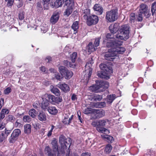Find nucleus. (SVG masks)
I'll return each instance as SVG.
<instances>
[{
	"instance_id": "nucleus-1",
	"label": "nucleus",
	"mask_w": 156,
	"mask_h": 156,
	"mask_svg": "<svg viewBox=\"0 0 156 156\" xmlns=\"http://www.w3.org/2000/svg\"><path fill=\"white\" fill-rule=\"evenodd\" d=\"M59 142L61 145V150L58 151L57 140L55 138L53 139L51 143L53 149L52 152L49 146H47L45 148V152L48 156H55L57 152H58V154L61 153L63 154L65 153V150L66 149L67 147H68L69 148L71 144V139L66 138L63 135H61L60 136Z\"/></svg>"
},
{
	"instance_id": "nucleus-2",
	"label": "nucleus",
	"mask_w": 156,
	"mask_h": 156,
	"mask_svg": "<svg viewBox=\"0 0 156 156\" xmlns=\"http://www.w3.org/2000/svg\"><path fill=\"white\" fill-rule=\"evenodd\" d=\"M123 41H121L115 40L110 41L106 43L107 47L111 48L108 50V52L104 55L105 59L108 60L113 61L117 57L119 54H123L125 51V49L121 47Z\"/></svg>"
},
{
	"instance_id": "nucleus-3",
	"label": "nucleus",
	"mask_w": 156,
	"mask_h": 156,
	"mask_svg": "<svg viewBox=\"0 0 156 156\" xmlns=\"http://www.w3.org/2000/svg\"><path fill=\"white\" fill-rule=\"evenodd\" d=\"M99 67L102 71L98 73V76L102 78L109 79V75L112 73L111 66L109 64L101 63Z\"/></svg>"
},
{
	"instance_id": "nucleus-4",
	"label": "nucleus",
	"mask_w": 156,
	"mask_h": 156,
	"mask_svg": "<svg viewBox=\"0 0 156 156\" xmlns=\"http://www.w3.org/2000/svg\"><path fill=\"white\" fill-rule=\"evenodd\" d=\"M129 27L128 25L122 26L119 29V31L115 35L116 37L121 40H126L129 38Z\"/></svg>"
},
{
	"instance_id": "nucleus-5",
	"label": "nucleus",
	"mask_w": 156,
	"mask_h": 156,
	"mask_svg": "<svg viewBox=\"0 0 156 156\" xmlns=\"http://www.w3.org/2000/svg\"><path fill=\"white\" fill-rule=\"evenodd\" d=\"M117 10L112 9L106 12L105 19L107 22H112L116 20L118 17Z\"/></svg>"
},
{
	"instance_id": "nucleus-6",
	"label": "nucleus",
	"mask_w": 156,
	"mask_h": 156,
	"mask_svg": "<svg viewBox=\"0 0 156 156\" xmlns=\"http://www.w3.org/2000/svg\"><path fill=\"white\" fill-rule=\"evenodd\" d=\"M59 70L61 74L66 79L70 78L73 75V73L71 71L68 70L63 66H60Z\"/></svg>"
},
{
	"instance_id": "nucleus-7",
	"label": "nucleus",
	"mask_w": 156,
	"mask_h": 156,
	"mask_svg": "<svg viewBox=\"0 0 156 156\" xmlns=\"http://www.w3.org/2000/svg\"><path fill=\"white\" fill-rule=\"evenodd\" d=\"M21 132L20 129H14L9 139V142L11 143H14L17 139V137L21 134Z\"/></svg>"
},
{
	"instance_id": "nucleus-8",
	"label": "nucleus",
	"mask_w": 156,
	"mask_h": 156,
	"mask_svg": "<svg viewBox=\"0 0 156 156\" xmlns=\"http://www.w3.org/2000/svg\"><path fill=\"white\" fill-rule=\"evenodd\" d=\"M87 20V24L89 26L97 24L99 20L98 17L94 15L90 16Z\"/></svg>"
},
{
	"instance_id": "nucleus-9",
	"label": "nucleus",
	"mask_w": 156,
	"mask_h": 156,
	"mask_svg": "<svg viewBox=\"0 0 156 156\" xmlns=\"http://www.w3.org/2000/svg\"><path fill=\"white\" fill-rule=\"evenodd\" d=\"M48 98L49 101L53 105H55L56 103L58 104L62 100L61 97H55L54 96L51 94L48 95Z\"/></svg>"
},
{
	"instance_id": "nucleus-10",
	"label": "nucleus",
	"mask_w": 156,
	"mask_h": 156,
	"mask_svg": "<svg viewBox=\"0 0 156 156\" xmlns=\"http://www.w3.org/2000/svg\"><path fill=\"white\" fill-rule=\"evenodd\" d=\"M96 84L97 86L98 89L102 88L100 90H103L105 88H107L109 86V83L107 81L101 80L100 81H96Z\"/></svg>"
},
{
	"instance_id": "nucleus-11",
	"label": "nucleus",
	"mask_w": 156,
	"mask_h": 156,
	"mask_svg": "<svg viewBox=\"0 0 156 156\" xmlns=\"http://www.w3.org/2000/svg\"><path fill=\"white\" fill-rule=\"evenodd\" d=\"M88 98L92 101H99L102 99V96L98 94H93L89 96Z\"/></svg>"
},
{
	"instance_id": "nucleus-12",
	"label": "nucleus",
	"mask_w": 156,
	"mask_h": 156,
	"mask_svg": "<svg viewBox=\"0 0 156 156\" xmlns=\"http://www.w3.org/2000/svg\"><path fill=\"white\" fill-rule=\"evenodd\" d=\"M119 25L118 23H116L114 24L111 25L109 27V29L112 33H116L119 30Z\"/></svg>"
},
{
	"instance_id": "nucleus-13",
	"label": "nucleus",
	"mask_w": 156,
	"mask_h": 156,
	"mask_svg": "<svg viewBox=\"0 0 156 156\" xmlns=\"http://www.w3.org/2000/svg\"><path fill=\"white\" fill-rule=\"evenodd\" d=\"M93 9L96 12L97 14L101 15L102 14L103 11V9L101 5L99 4H95L93 7Z\"/></svg>"
},
{
	"instance_id": "nucleus-14",
	"label": "nucleus",
	"mask_w": 156,
	"mask_h": 156,
	"mask_svg": "<svg viewBox=\"0 0 156 156\" xmlns=\"http://www.w3.org/2000/svg\"><path fill=\"white\" fill-rule=\"evenodd\" d=\"M95 118H98L102 117L105 115V111L102 109L96 110L94 112Z\"/></svg>"
},
{
	"instance_id": "nucleus-15",
	"label": "nucleus",
	"mask_w": 156,
	"mask_h": 156,
	"mask_svg": "<svg viewBox=\"0 0 156 156\" xmlns=\"http://www.w3.org/2000/svg\"><path fill=\"white\" fill-rule=\"evenodd\" d=\"M58 85L62 90L65 92H68L69 90V86L65 83H58Z\"/></svg>"
},
{
	"instance_id": "nucleus-16",
	"label": "nucleus",
	"mask_w": 156,
	"mask_h": 156,
	"mask_svg": "<svg viewBox=\"0 0 156 156\" xmlns=\"http://www.w3.org/2000/svg\"><path fill=\"white\" fill-rule=\"evenodd\" d=\"M79 28V22L77 21H76L73 23L71 26V28L73 30V32H71L72 34H76L78 32V29Z\"/></svg>"
},
{
	"instance_id": "nucleus-17",
	"label": "nucleus",
	"mask_w": 156,
	"mask_h": 156,
	"mask_svg": "<svg viewBox=\"0 0 156 156\" xmlns=\"http://www.w3.org/2000/svg\"><path fill=\"white\" fill-rule=\"evenodd\" d=\"M59 18V13L58 12L54 13L51 17L50 22L52 24H55L58 21Z\"/></svg>"
},
{
	"instance_id": "nucleus-18",
	"label": "nucleus",
	"mask_w": 156,
	"mask_h": 156,
	"mask_svg": "<svg viewBox=\"0 0 156 156\" xmlns=\"http://www.w3.org/2000/svg\"><path fill=\"white\" fill-rule=\"evenodd\" d=\"M50 87L51 91L52 93L58 96L60 95V92L58 88L52 85Z\"/></svg>"
},
{
	"instance_id": "nucleus-19",
	"label": "nucleus",
	"mask_w": 156,
	"mask_h": 156,
	"mask_svg": "<svg viewBox=\"0 0 156 156\" xmlns=\"http://www.w3.org/2000/svg\"><path fill=\"white\" fill-rule=\"evenodd\" d=\"M37 118L39 120L41 121H46L47 119L46 114L44 112H42L39 113L38 115Z\"/></svg>"
},
{
	"instance_id": "nucleus-20",
	"label": "nucleus",
	"mask_w": 156,
	"mask_h": 156,
	"mask_svg": "<svg viewBox=\"0 0 156 156\" xmlns=\"http://www.w3.org/2000/svg\"><path fill=\"white\" fill-rule=\"evenodd\" d=\"M42 100L41 107L43 109L45 110L47 108L49 104V102L48 100L45 98H42Z\"/></svg>"
},
{
	"instance_id": "nucleus-21",
	"label": "nucleus",
	"mask_w": 156,
	"mask_h": 156,
	"mask_svg": "<svg viewBox=\"0 0 156 156\" xmlns=\"http://www.w3.org/2000/svg\"><path fill=\"white\" fill-rule=\"evenodd\" d=\"M97 130L99 133H105L106 134L110 133V131L107 129L102 127H98L97 129Z\"/></svg>"
},
{
	"instance_id": "nucleus-22",
	"label": "nucleus",
	"mask_w": 156,
	"mask_h": 156,
	"mask_svg": "<svg viewBox=\"0 0 156 156\" xmlns=\"http://www.w3.org/2000/svg\"><path fill=\"white\" fill-rule=\"evenodd\" d=\"M140 12L143 13L147 11L148 9V6L145 4H142L140 5Z\"/></svg>"
},
{
	"instance_id": "nucleus-23",
	"label": "nucleus",
	"mask_w": 156,
	"mask_h": 156,
	"mask_svg": "<svg viewBox=\"0 0 156 156\" xmlns=\"http://www.w3.org/2000/svg\"><path fill=\"white\" fill-rule=\"evenodd\" d=\"M90 14V9H86L84 10L82 13V15L83 18L87 20L89 17Z\"/></svg>"
},
{
	"instance_id": "nucleus-24",
	"label": "nucleus",
	"mask_w": 156,
	"mask_h": 156,
	"mask_svg": "<svg viewBox=\"0 0 156 156\" xmlns=\"http://www.w3.org/2000/svg\"><path fill=\"white\" fill-rule=\"evenodd\" d=\"M48 111L49 113L52 115H55L58 112L57 110L55 107H49Z\"/></svg>"
},
{
	"instance_id": "nucleus-25",
	"label": "nucleus",
	"mask_w": 156,
	"mask_h": 156,
	"mask_svg": "<svg viewBox=\"0 0 156 156\" xmlns=\"http://www.w3.org/2000/svg\"><path fill=\"white\" fill-rule=\"evenodd\" d=\"M87 49L88 52V54H90L92 51H93L95 50V48L94 47L92 43L90 42L87 47Z\"/></svg>"
},
{
	"instance_id": "nucleus-26",
	"label": "nucleus",
	"mask_w": 156,
	"mask_h": 156,
	"mask_svg": "<svg viewBox=\"0 0 156 156\" xmlns=\"http://www.w3.org/2000/svg\"><path fill=\"white\" fill-rule=\"evenodd\" d=\"M24 132L25 133L29 134L31 131V126L30 124H27L24 126Z\"/></svg>"
},
{
	"instance_id": "nucleus-27",
	"label": "nucleus",
	"mask_w": 156,
	"mask_h": 156,
	"mask_svg": "<svg viewBox=\"0 0 156 156\" xmlns=\"http://www.w3.org/2000/svg\"><path fill=\"white\" fill-rule=\"evenodd\" d=\"M115 95H110L108 96L106 99L107 104H109L111 103L115 99Z\"/></svg>"
},
{
	"instance_id": "nucleus-28",
	"label": "nucleus",
	"mask_w": 156,
	"mask_h": 156,
	"mask_svg": "<svg viewBox=\"0 0 156 156\" xmlns=\"http://www.w3.org/2000/svg\"><path fill=\"white\" fill-rule=\"evenodd\" d=\"M65 5L67 7H73L74 2L73 0H63Z\"/></svg>"
},
{
	"instance_id": "nucleus-29",
	"label": "nucleus",
	"mask_w": 156,
	"mask_h": 156,
	"mask_svg": "<svg viewBox=\"0 0 156 156\" xmlns=\"http://www.w3.org/2000/svg\"><path fill=\"white\" fill-rule=\"evenodd\" d=\"M151 12L152 15L156 16V2L152 3L151 6Z\"/></svg>"
},
{
	"instance_id": "nucleus-30",
	"label": "nucleus",
	"mask_w": 156,
	"mask_h": 156,
	"mask_svg": "<svg viewBox=\"0 0 156 156\" xmlns=\"http://www.w3.org/2000/svg\"><path fill=\"white\" fill-rule=\"evenodd\" d=\"M64 3L63 0H56L55 2V8H58L61 6L62 4Z\"/></svg>"
},
{
	"instance_id": "nucleus-31",
	"label": "nucleus",
	"mask_w": 156,
	"mask_h": 156,
	"mask_svg": "<svg viewBox=\"0 0 156 156\" xmlns=\"http://www.w3.org/2000/svg\"><path fill=\"white\" fill-rule=\"evenodd\" d=\"M112 149V147L111 145L108 144L105 147V152L107 154L109 153Z\"/></svg>"
},
{
	"instance_id": "nucleus-32",
	"label": "nucleus",
	"mask_w": 156,
	"mask_h": 156,
	"mask_svg": "<svg viewBox=\"0 0 156 156\" xmlns=\"http://www.w3.org/2000/svg\"><path fill=\"white\" fill-rule=\"evenodd\" d=\"M99 126L103 127L105 126L106 123L108 122L107 119H103L98 121Z\"/></svg>"
},
{
	"instance_id": "nucleus-33",
	"label": "nucleus",
	"mask_w": 156,
	"mask_h": 156,
	"mask_svg": "<svg viewBox=\"0 0 156 156\" xmlns=\"http://www.w3.org/2000/svg\"><path fill=\"white\" fill-rule=\"evenodd\" d=\"M73 7H68L64 12V15L68 16L72 12Z\"/></svg>"
},
{
	"instance_id": "nucleus-34",
	"label": "nucleus",
	"mask_w": 156,
	"mask_h": 156,
	"mask_svg": "<svg viewBox=\"0 0 156 156\" xmlns=\"http://www.w3.org/2000/svg\"><path fill=\"white\" fill-rule=\"evenodd\" d=\"M7 120L12 122H14L15 120V117L12 115H9L7 118Z\"/></svg>"
},
{
	"instance_id": "nucleus-35",
	"label": "nucleus",
	"mask_w": 156,
	"mask_h": 156,
	"mask_svg": "<svg viewBox=\"0 0 156 156\" xmlns=\"http://www.w3.org/2000/svg\"><path fill=\"white\" fill-rule=\"evenodd\" d=\"M77 55V53L76 52H74L73 54L71 55L70 57L71 61L72 62L74 63L75 61V59L76 58Z\"/></svg>"
},
{
	"instance_id": "nucleus-36",
	"label": "nucleus",
	"mask_w": 156,
	"mask_h": 156,
	"mask_svg": "<svg viewBox=\"0 0 156 156\" xmlns=\"http://www.w3.org/2000/svg\"><path fill=\"white\" fill-rule=\"evenodd\" d=\"M89 90L92 91L98 92L99 90L98 87L96 84L95 85H93L89 87Z\"/></svg>"
},
{
	"instance_id": "nucleus-37",
	"label": "nucleus",
	"mask_w": 156,
	"mask_h": 156,
	"mask_svg": "<svg viewBox=\"0 0 156 156\" xmlns=\"http://www.w3.org/2000/svg\"><path fill=\"white\" fill-rule=\"evenodd\" d=\"M36 111L34 109H32L30 110L29 112V115L32 118H34L36 115Z\"/></svg>"
},
{
	"instance_id": "nucleus-38",
	"label": "nucleus",
	"mask_w": 156,
	"mask_h": 156,
	"mask_svg": "<svg viewBox=\"0 0 156 156\" xmlns=\"http://www.w3.org/2000/svg\"><path fill=\"white\" fill-rule=\"evenodd\" d=\"M54 76L56 79L59 80H60L63 77V75L61 74L60 75L58 73H55L54 74Z\"/></svg>"
},
{
	"instance_id": "nucleus-39",
	"label": "nucleus",
	"mask_w": 156,
	"mask_h": 156,
	"mask_svg": "<svg viewBox=\"0 0 156 156\" xmlns=\"http://www.w3.org/2000/svg\"><path fill=\"white\" fill-rule=\"evenodd\" d=\"M70 119L68 115H66L64 117V119L63 120V123L65 124H69L70 122Z\"/></svg>"
},
{
	"instance_id": "nucleus-40",
	"label": "nucleus",
	"mask_w": 156,
	"mask_h": 156,
	"mask_svg": "<svg viewBox=\"0 0 156 156\" xmlns=\"http://www.w3.org/2000/svg\"><path fill=\"white\" fill-rule=\"evenodd\" d=\"M50 0H43L44 2V8L45 9H48V5Z\"/></svg>"
},
{
	"instance_id": "nucleus-41",
	"label": "nucleus",
	"mask_w": 156,
	"mask_h": 156,
	"mask_svg": "<svg viewBox=\"0 0 156 156\" xmlns=\"http://www.w3.org/2000/svg\"><path fill=\"white\" fill-rule=\"evenodd\" d=\"M23 120L25 122H29L31 121V118L28 115H25L23 118Z\"/></svg>"
},
{
	"instance_id": "nucleus-42",
	"label": "nucleus",
	"mask_w": 156,
	"mask_h": 156,
	"mask_svg": "<svg viewBox=\"0 0 156 156\" xmlns=\"http://www.w3.org/2000/svg\"><path fill=\"white\" fill-rule=\"evenodd\" d=\"M135 19V14L134 13L131 14L130 16V21L131 23L134 22Z\"/></svg>"
},
{
	"instance_id": "nucleus-43",
	"label": "nucleus",
	"mask_w": 156,
	"mask_h": 156,
	"mask_svg": "<svg viewBox=\"0 0 156 156\" xmlns=\"http://www.w3.org/2000/svg\"><path fill=\"white\" fill-rule=\"evenodd\" d=\"M25 14V12L23 11L20 12L19 13V18L20 20H22L23 19L24 17V15Z\"/></svg>"
},
{
	"instance_id": "nucleus-44",
	"label": "nucleus",
	"mask_w": 156,
	"mask_h": 156,
	"mask_svg": "<svg viewBox=\"0 0 156 156\" xmlns=\"http://www.w3.org/2000/svg\"><path fill=\"white\" fill-rule=\"evenodd\" d=\"M100 38H96L94 41V44L95 47H97L99 45L100 43Z\"/></svg>"
},
{
	"instance_id": "nucleus-45",
	"label": "nucleus",
	"mask_w": 156,
	"mask_h": 156,
	"mask_svg": "<svg viewBox=\"0 0 156 156\" xmlns=\"http://www.w3.org/2000/svg\"><path fill=\"white\" fill-rule=\"evenodd\" d=\"M92 109L91 108H87L84 111V113L86 114L90 113L92 111Z\"/></svg>"
},
{
	"instance_id": "nucleus-46",
	"label": "nucleus",
	"mask_w": 156,
	"mask_h": 156,
	"mask_svg": "<svg viewBox=\"0 0 156 156\" xmlns=\"http://www.w3.org/2000/svg\"><path fill=\"white\" fill-rule=\"evenodd\" d=\"M5 1L7 2V5L8 6L12 5L14 2V0H5Z\"/></svg>"
},
{
	"instance_id": "nucleus-47",
	"label": "nucleus",
	"mask_w": 156,
	"mask_h": 156,
	"mask_svg": "<svg viewBox=\"0 0 156 156\" xmlns=\"http://www.w3.org/2000/svg\"><path fill=\"white\" fill-rule=\"evenodd\" d=\"M14 126L16 127H20L21 126V123L19 122V119H17L14 124Z\"/></svg>"
},
{
	"instance_id": "nucleus-48",
	"label": "nucleus",
	"mask_w": 156,
	"mask_h": 156,
	"mask_svg": "<svg viewBox=\"0 0 156 156\" xmlns=\"http://www.w3.org/2000/svg\"><path fill=\"white\" fill-rule=\"evenodd\" d=\"M143 13H140V12L138 14L137 16V20L138 21H141L143 20L142 14Z\"/></svg>"
},
{
	"instance_id": "nucleus-49",
	"label": "nucleus",
	"mask_w": 156,
	"mask_h": 156,
	"mask_svg": "<svg viewBox=\"0 0 156 156\" xmlns=\"http://www.w3.org/2000/svg\"><path fill=\"white\" fill-rule=\"evenodd\" d=\"M143 14L144 15V16L147 18H149L151 16V14L150 13V11L149 10H147V11L144 13H143Z\"/></svg>"
},
{
	"instance_id": "nucleus-50",
	"label": "nucleus",
	"mask_w": 156,
	"mask_h": 156,
	"mask_svg": "<svg viewBox=\"0 0 156 156\" xmlns=\"http://www.w3.org/2000/svg\"><path fill=\"white\" fill-rule=\"evenodd\" d=\"M101 137L104 138H106L107 139L110 140H112L113 139V137L110 136H108L107 135H104V134H102L101 135Z\"/></svg>"
},
{
	"instance_id": "nucleus-51",
	"label": "nucleus",
	"mask_w": 156,
	"mask_h": 156,
	"mask_svg": "<svg viewBox=\"0 0 156 156\" xmlns=\"http://www.w3.org/2000/svg\"><path fill=\"white\" fill-rule=\"evenodd\" d=\"M98 122V121H94L92 122L91 124L93 126L96 127L97 129V127H99Z\"/></svg>"
},
{
	"instance_id": "nucleus-52",
	"label": "nucleus",
	"mask_w": 156,
	"mask_h": 156,
	"mask_svg": "<svg viewBox=\"0 0 156 156\" xmlns=\"http://www.w3.org/2000/svg\"><path fill=\"white\" fill-rule=\"evenodd\" d=\"M11 92V89L9 87L7 88L6 89L4 90V93L5 94H8Z\"/></svg>"
},
{
	"instance_id": "nucleus-53",
	"label": "nucleus",
	"mask_w": 156,
	"mask_h": 156,
	"mask_svg": "<svg viewBox=\"0 0 156 156\" xmlns=\"http://www.w3.org/2000/svg\"><path fill=\"white\" fill-rule=\"evenodd\" d=\"M7 137L5 136V134L2 133V135L0 136V142H2Z\"/></svg>"
},
{
	"instance_id": "nucleus-54",
	"label": "nucleus",
	"mask_w": 156,
	"mask_h": 156,
	"mask_svg": "<svg viewBox=\"0 0 156 156\" xmlns=\"http://www.w3.org/2000/svg\"><path fill=\"white\" fill-rule=\"evenodd\" d=\"M55 126H54L52 125L51 126V129L49 131L48 134L47 136H48L49 137L50 136L51 134H52V131L53 130V129L54 128Z\"/></svg>"
},
{
	"instance_id": "nucleus-55",
	"label": "nucleus",
	"mask_w": 156,
	"mask_h": 156,
	"mask_svg": "<svg viewBox=\"0 0 156 156\" xmlns=\"http://www.w3.org/2000/svg\"><path fill=\"white\" fill-rule=\"evenodd\" d=\"M5 123L2 122H0V130L3 129L5 127Z\"/></svg>"
},
{
	"instance_id": "nucleus-56",
	"label": "nucleus",
	"mask_w": 156,
	"mask_h": 156,
	"mask_svg": "<svg viewBox=\"0 0 156 156\" xmlns=\"http://www.w3.org/2000/svg\"><path fill=\"white\" fill-rule=\"evenodd\" d=\"M9 110L7 109H2L1 112L2 113H3L4 115L5 114H8L9 113Z\"/></svg>"
},
{
	"instance_id": "nucleus-57",
	"label": "nucleus",
	"mask_w": 156,
	"mask_h": 156,
	"mask_svg": "<svg viewBox=\"0 0 156 156\" xmlns=\"http://www.w3.org/2000/svg\"><path fill=\"white\" fill-rule=\"evenodd\" d=\"M4 99L3 98H1L0 99V110L2 107V105L4 103Z\"/></svg>"
},
{
	"instance_id": "nucleus-58",
	"label": "nucleus",
	"mask_w": 156,
	"mask_h": 156,
	"mask_svg": "<svg viewBox=\"0 0 156 156\" xmlns=\"http://www.w3.org/2000/svg\"><path fill=\"white\" fill-rule=\"evenodd\" d=\"M67 153H66V156H74V155L76 156L74 154H70L69 152V148L67 149Z\"/></svg>"
},
{
	"instance_id": "nucleus-59",
	"label": "nucleus",
	"mask_w": 156,
	"mask_h": 156,
	"mask_svg": "<svg viewBox=\"0 0 156 156\" xmlns=\"http://www.w3.org/2000/svg\"><path fill=\"white\" fill-rule=\"evenodd\" d=\"M11 132V130H6V129H5V132L4 133L5 134V136L7 137L10 134Z\"/></svg>"
},
{
	"instance_id": "nucleus-60",
	"label": "nucleus",
	"mask_w": 156,
	"mask_h": 156,
	"mask_svg": "<svg viewBox=\"0 0 156 156\" xmlns=\"http://www.w3.org/2000/svg\"><path fill=\"white\" fill-rule=\"evenodd\" d=\"M99 105L100 108L103 107L105 106L106 104L105 102H101L99 103Z\"/></svg>"
},
{
	"instance_id": "nucleus-61",
	"label": "nucleus",
	"mask_w": 156,
	"mask_h": 156,
	"mask_svg": "<svg viewBox=\"0 0 156 156\" xmlns=\"http://www.w3.org/2000/svg\"><path fill=\"white\" fill-rule=\"evenodd\" d=\"M113 37V35L110 34V33H108L106 36V37L107 39L111 38Z\"/></svg>"
},
{
	"instance_id": "nucleus-62",
	"label": "nucleus",
	"mask_w": 156,
	"mask_h": 156,
	"mask_svg": "<svg viewBox=\"0 0 156 156\" xmlns=\"http://www.w3.org/2000/svg\"><path fill=\"white\" fill-rule=\"evenodd\" d=\"M47 62H49L51 61V57L49 56L47 57L45 59Z\"/></svg>"
},
{
	"instance_id": "nucleus-63",
	"label": "nucleus",
	"mask_w": 156,
	"mask_h": 156,
	"mask_svg": "<svg viewBox=\"0 0 156 156\" xmlns=\"http://www.w3.org/2000/svg\"><path fill=\"white\" fill-rule=\"evenodd\" d=\"M89 73H88V78H90L92 74V69L90 68V67L89 68Z\"/></svg>"
},
{
	"instance_id": "nucleus-64",
	"label": "nucleus",
	"mask_w": 156,
	"mask_h": 156,
	"mask_svg": "<svg viewBox=\"0 0 156 156\" xmlns=\"http://www.w3.org/2000/svg\"><path fill=\"white\" fill-rule=\"evenodd\" d=\"M81 156H90L89 153L88 152L83 153Z\"/></svg>"
}]
</instances>
